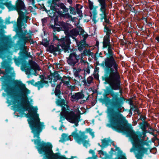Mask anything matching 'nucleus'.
<instances>
[{"label":"nucleus","instance_id":"c756f323","mask_svg":"<svg viewBox=\"0 0 159 159\" xmlns=\"http://www.w3.org/2000/svg\"><path fill=\"white\" fill-rule=\"evenodd\" d=\"M61 27V28L59 27H55L54 25H51L50 27L53 29V30L54 32L56 31H59L61 30H63V27L60 26Z\"/></svg>","mask_w":159,"mask_h":159},{"label":"nucleus","instance_id":"8fccbe9b","mask_svg":"<svg viewBox=\"0 0 159 159\" xmlns=\"http://www.w3.org/2000/svg\"><path fill=\"white\" fill-rule=\"evenodd\" d=\"M56 66L57 68H58L59 69L61 68V66L59 63H56Z\"/></svg>","mask_w":159,"mask_h":159},{"label":"nucleus","instance_id":"e2e57ef3","mask_svg":"<svg viewBox=\"0 0 159 159\" xmlns=\"http://www.w3.org/2000/svg\"><path fill=\"white\" fill-rule=\"evenodd\" d=\"M27 30H25L24 31V33H25V34H26V33H27Z\"/></svg>","mask_w":159,"mask_h":159},{"label":"nucleus","instance_id":"f3484780","mask_svg":"<svg viewBox=\"0 0 159 159\" xmlns=\"http://www.w3.org/2000/svg\"><path fill=\"white\" fill-rule=\"evenodd\" d=\"M2 40L5 42L3 46H0V53H2L3 51L7 49L8 48H10V45L11 43L7 37H4L2 38Z\"/></svg>","mask_w":159,"mask_h":159},{"label":"nucleus","instance_id":"72a5a7b5","mask_svg":"<svg viewBox=\"0 0 159 159\" xmlns=\"http://www.w3.org/2000/svg\"><path fill=\"white\" fill-rule=\"evenodd\" d=\"M91 54V52L89 50L87 49H85L83 52L81 53V56L82 57L86 56L88 55H90Z\"/></svg>","mask_w":159,"mask_h":159},{"label":"nucleus","instance_id":"bf43d9fd","mask_svg":"<svg viewBox=\"0 0 159 159\" xmlns=\"http://www.w3.org/2000/svg\"><path fill=\"white\" fill-rule=\"evenodd\" d=\"M118 159H126V158L124 157H121Z\"/></svg>","mask_w":159,"mask_h":159},{"label":"nucleus","instance_id":"f8f14e48","mask_svg":"<svg viewBox=\"0 0 159 159\" xmlns=\"http://www.w3.org/2000/svg\"><path fill=\"white\" fill-rule=\"evenodd\" d=\"M52 146L49 143H43L41 144L38 151L40 154L44 153L46 157L52 153Z\"/></svg>","mask_w":159,"mask_h":159},{"label":"nucleus","instance_id":"4d7b16f0","mask_svg":"<svg viewBox=\"0 0 159 159\" xmlns=\"http://www.w3.org/2000/svg\"><path fill=\"white\" fill-rule=\"evenodd\" d=\"M156 39L158 41V42H159V36H157L156 38Z\"/></svg>","mask_w":159,"mask_h":159},{"label":"nucleus","instance_id":"4c0bfd02","mask_svg":"<svg viewBox=\"0 0 159 159\" xmlns=\"http://www.w3.org/2000/svg\"><path fill=\"white\" fill-rule=\"evenodd\" d=\"M69 9L70 12L71 14L75 15L76 14V11H75V8L71 6H70L69 7Z\"/></svg>","mask_w":159,"mask_h":159},{"label":"nucleus","instance_id":"4468645a","mask_svg":"<svg viewBox=\"0 0 159 159\" xmlns=\"http://www.w3.org/2000/svg\"><path fill=\"white\" fill-rule=\"evenodd\" d=\"M71 95L70 100L72 102L78 101L79 100L84 98V101L87 100L89 97V94L87 92H78L75 93L74 94H72L70 93Z\"/></svg>","mask_w":159,"mask_h":159},{"label":"nucleus","instance_id":"2eb2a0df","mask_svg":"<svg viewBox=\"0 0 159 159\" xmlns=\"http://www.w3.org/2000/svg\"><path fill=\"white\" fill-rule=\"evenodd\" d=\"M71 80V78L70 77L64 76L62 78L60 83H61V84L62 83H63V85L66 86L69 90L72 91H74L76 89V87L75 84L71 85L70 84Z\"/></svg>","mask_w":159,"mask_h":159},{"label":"nucleus","instance_id":"5fc2aeb1","mask_svg":"<svg viewBox=\"0 0 159 159\" xmlns=\"http://www.w3.org/2000/svg\"><path fill=\"white\" fill-rule=\"evenodd\" d=\"M30 2H32V4H34V0H29Z\"/></svg>","mask_w":159,"mask_h":159},{"label":"nucleus","instance_id":"9b49d317","mask_svg":"<svg viewBox=\"0 0 159 159\" xmlns=\"http://www.w3.org/2000/svg\"><path fill=\"white\" fill-rule=\"evenodd\" d=\"M104 32L106 34L104 37L103 41V48H113V44L110 42V36L112 34L111 32V30L109 26L107 25L104 24Z\"/></svg>","mask_w":159,"mask_h":159},{"label":"nucleus","instance_id":"338daca9","mask_svg":"<svg viewBox=\"0 0 159 159\" xmlns=\"http://www.w3.org/2000/svg\"><path fill=\"white\" fill-rule=\"evenodd\" d=\"M55 10H54V11H56V12H57V10L56 9V8H55Z\"/></svg>","mask_w":159,"mask_h":159},{"label":"nucleus","instance_id":"f257e3e1","mask_svg":"<svg viewBox=\"0 0 159 159\" xmlns=\"http://www.w3.org/2000/svg\"><path fill=\"white\" fill-rule=\"evenodd\" d=\"M105 93L106 95L111 94L112 97L110 103L111 107L107 110L111 125L114 128L120 130H127V120L122 115H117L116 111V108H119V105L123 98H118V93L111 92L107 89L105 91Z\"/></svg>","mask_w":159,"mask_h":159},{"label":"nucleus","instance_id":"58836bf2","mask_svg":"<svg viewBox=\"0 0 159 159\" xmlns=\"http://www.w3.org/2000/svg\"><path fill=\"white\" fill-rule=\"evenodd\" d=\"M42 44L44 45L45 47H47L48 46L49 43V42L46 39H44L42 40L41 42Z\"/></svg>","mask_w":159,"mask_h":159},{"label":"nucleus","instance_id":"423d86ee","mask_svg":"<svg viewBox=\"0 0 159 159\" xmlns=\"http://www.w3.org/2000/svg\"><path fill=\"white\" fill-rule=\"evenodd\" d=\"M89 133L93 138L94 136V132L90 128L86 129L85 131H80L78 132V130L76 129L71 134V136L75 141L78 144H82L86 148L90 145L89 140L88 139L87 134Z\"/></svg>","mask_w":159,"mask_h":159},{"label":"nucleus","instance_id":"f704fd0d","mask_svg":"<svg viewBox=\"0 0 159 159\" xmlns=\"http://www.w3.org/2000/svg\"><path fill=\"white\" fill-rule=\"evenodd\" d=\"M131 109H134V112L137 113L138 115H139L141 114V112L139 110L138 107L135 105H133L132 106V107L131 108Z\"/></svg>","mask_w":159,"mask_h":159},{"label":"nucleus","instance_id":"9d476101","mask_svg":"<svg viewBox=\"0 0 159 159\" xmlns=\"http://www.w3.org/2000/svg\"><path fill=\"white\" fill-rule=\"evenodd\" d=\"M60 26H61L63 28V31L66 36L71 37L73 39H75V38L79 34V32L76 29H73L71 30L69 25L63 21L60 23Z\"/></svg>","mask_w":159,"mask_h":159},{"label":"nucleus","instance_id":"864d4df0","mask_svg":"<svg viewBox=\"0 0 159 159\" xmlns=\"http://www.w3.org/2000/svg\"><path fill=\"white\" fill-rule=\"evenodd\" d=\"M53 15H49V16L50 17H51V18H53L54 17V16L55 15V13H56V12H54L53 13Z\"/></svg>","mask_w":159,"mask_h":159},{"label":"nucleus","instance_id":"6ab92c4d","mask_svg":"<svg viewBox=\"0 0 159 159\" xmlns=\"http://www.w3.org/2000/svg\"><path fill=\"white\" fill-rule=\"evenodd\" d=\"M75 77L76 79H75L74 80L75 84H77L80 86H81L82 84L85 86H86L87 85L85 80L83 79L82 76H75Z\"/></svg>","mask_w":159,"mask_h":159},{"label":"nucleus","instance_id":"774afa93","mask_svg":"<svg viewBox=\"0 0 159 159\" xmlns=\"http://www.w3.org/2000/svg\"><path fill=\"white\" fill-rule=\"evenodd\" d=\"M80 111H78V113H80Z\"/></svg>","mask_w":159,"mask_h":159},{"label":"nucleus","instance_id":"aec40b11","mask_svg":"<svg viewBox=\"0 0 159 159\" xmlns=\"http://www.w3.org/2000/svg\"><path fill=\"white\" fill-rule=\"evenodd\" d=\"M47 158L48 159H73V157L67 158L64 156L59 155L57 153L54 154L53 152L52 154L49 155Z\"/></svg>","mask_w":159,"mask_h":159},{"label":"nucleus","instance_id":"37998d69","mask_svg":"<svg viewBox=\"0 0 159 159\" xmlns=\"http://www.w3.org/2000/svg\"><path fill=\"white\" fill-rule=\"evenodd\" d=\"M88 35L87 34H83L82 36V37L83 38V39L82 41H84L85 42V40L88 37Z\"/></svg>","mask_w":159,"mask_h":159},{"label":"nucleus","instance_id":"dca6fc26","mask_svg":"<svg viewBox=\"0 0 159 159\" xmlns=\"http://www.w3.org/2000/svg\"><path fill=\"white\" fill-rule=\"evenodd\" d=\"M80 55H77L75 52H73L70 53L69 56L67 58L68 63L71 66H74L78 62L80 58H79Z\"/></svg>","mask_w":159,"mask_h":159},{"label":"nucleus","instance_id":"0e129e2a","mask_svg":"<svg viewBox=\"0 0 159 159\" xmlns=\"http://www.w3.org/2000/svg\"><path fill=\"white\" fill-rule=\"evenodd\" d=\"M94 78H98V76H94Z\"/></svg>","mask_w":159,"mask_h":159},{"label":"nucleus","instance_id":"13d9d810","mask_svg":"<svg viewBox=\"0 0 159 159\" xmlns=\"http://www.w3.org/2000/svg\"><path fill=\"white\" fill-rule=\"evenodd\" d=\"M67 1L70 4H71L72 2V0H68Z\"/></svg>","mask_w":159,"mask_h":159},{"label":"nucleus","instance_id":"cd10ccee","mask_svg":"<svg viewBox=\"0 0 159 159\" xmlns=\"http://www.w3.org/2000/svg\"><path fill=\"white\" fill-rule=\"evenodd\" d=\"M21 70L23 71H25L26 75H29L30 74L31 68L29 67L24 66L22 68Z\"/></svg>","mask_w":159,"mask_h":159},{"label":"nucleus","instance_id":"3c124183","mask_svg":"<svg viewBox=\"0 0 159 159\" xmlns=\"http://www.w3.org/2000/svg\"><path fill=\"white\" fill-rule=\"evenodd\" d=\"M25 46L23 47V50L24 51V52H25L26 51H27L26 49L27 48L26 46H25V45L24 44Z\"/></svg>","mask_w":159,"mask_h":159},{"label":"nucleus","instance_id":"7ed1b4c3","mask_svg":"<svg viewBox=\"0 0 159 159\" xmlns=\"http://www.w3.org/2000/svg\"><path fill=\"white\" fill-rule=\"evenodd\" d=\"M127 126L128 129L126 130H120L116 128L115 129L119 131L129 132L130 141L133 146L136 148L138 151V153L135 154V157L137 159H143L142 157L144 154L147 151V149L143 147L145 144L144 140L146 136V134L147 132V130H144L146 129V127H150V125L147 122H144L142 128L143 131L142 133L139 134H136L131 130V125H129L128 121Z\"/></svg>","mask_w":159,"mask_h":159},{"label":"nucleus","instance_id":"7c9ffc66","mask_svg":"<svg viewBox=\"0 0 159 159\" xmlns=\"http://www.w3.org/2000/svg\"><path fill=\"white\" fill-rule=\"evenodd\" d=\"M59 6L62 9L63 13H67L68 12V9L66 8L63 3H61L60 4Z\"/></svg>","mask_w":159,"mask_h":159},{"label":"nucleus","instance_id":"a878e982","mask_svg":"<svg viewBox=\"0 0 159 159\" xmlns=\"http://www.w3.org/2000/svg\"><path fill=\"white\" fill-rule=\"evenodd\" d=\"M59 16L61 18H63L65 19H67L69 20L71 19L72 17L70 14L67 12V13L63 14L61 12H59L58 13Z\"/></svg>","mask_w":159,"mask_h":159},{"label":"nucleus","instance_id":"052dcab7","mask_svg":"<svg viewBox=\"0 0 159 159\" xmlns=\"http://www.w3.org/2000/svg\"><path fill=\"white\" fill-rule=\"evenodd\" d=\"M99 45V43L98 42H97L96 44V46L98 47Z\"/></svg>","mask_w":159,"mask_h":159},{"label":"nucleus","instance_id":"c9c22d12","mask_svg":"<svg viewBox=\"0 0 159 159\" xmlns=\"http://www.w3.org/2000/svg\"><path fill=\"white\" fill-rule=\"evenodd\" d=\"M108 143V141L106 139H104L102 141V145H100V147H105L107 146Z\"/></svg>","mask_w":159,"mask_h":159},{"label":"nucleus","instance_id":"4be33fe9","mask_svg":"<svg viewBox=\"0 0 159 159\" xmlns=\"http://www.w3.org/2000/svg\"><path fill=\"white\" fill-rule=\"evenodd\" d=\"M48 50L51 53H54L56 52L61 51V48H59V44L56 47H55L53 45H50L48 48Z\"/></svg>","mask_w":159,"mask_h":159},{"label":"nucleus","instance_id":"5701e85b","mask_svg":"<svg viewBox=\"0 0 159 159\" xmlns=\"http://www.w3.org/2000/svg\"><path fill=\"white\" fill-rule=\"evenodd\" d=\"M54 78V81H57V80H61L62 79V77L60 76L57 73H55L53 75H51L48 76V79H49V82H51L52 80V77Z\"/></svg>","mask_w":159,"mask_h":159},{"label":"nucleus","instance_id":"c85d7f7f","mask_svg":"<svg viewBox=\"0 0 159 159\" xmlns=\"http://www.w3.org/2000/svg\"><path fill=\"white\" fill-rule=\"evenodd\" d=\"M5 5L9 10H15V6L12 5L10 2H6L4 4Z\"/></svg>","mask_w":159,"mask_h":159},{"label":"nucleus","instance_id":"e433bc0d","mask_svg":"<svg viewBox=\"0 0 159 159\" xmlns=\"http://www.w3.org/2000/svg\"><path fill=\"white\" fill-rule=\"evenodd\" d=\"M93 80V78L92 77V76H89V77H88L87 79V81L86 82L88 86H89L90 84L92 82Z\"/></svg>","mask_w":159,"mask_h":159},{"label":"nucleus","instance_id":"20e7f679","mask_svg":"<svg viewBox=\"0 0 159 159\" xmlns=\"http://www.w3.org/2000/svg\"><path fill=\"white\" fill-rule=\"evenodd\" d=\"M113 48H107L109 57H107L102 63V65L107 69H110V72L106 75L104 79L105 81L120 75L118 71V65L115 60L112 50Z\"/></svg>","mask_w":159,"mask_h":159},{"label":"nucleus","instance_id":"ddd939ff","mask_svg":"<svg viewBox=\"0 0 159 159\" xmlns=\"http://www.w3.org/2000/svg\"><path fill=\"white\" fill-rule=\"evenodd\" d=\"M71 43L70 40L68 36H66L63 38L60 39L58 41V44L59 46H61V49L63 50L64 52H69L70 44Z\"/></svg>","mask_w":159,"mask_h":159},{"label":"nucleus","instance_id":"a19ab883","mask_svg":"<svg viewBox=\"0 0 159 159\" xmlns=\"http://www.w3.org/2000/svg\"><path fill=\"white\" fill-rule=\"evenodd\" d=\"M58 16H57L54 19V23L56 25H59L60 26V23L61 22V21L60 22H58Z\"/></svg>","mask_w":159,"mask_h":159},{"label":"nucleus","instance_id":"de8ad7c7","mask_svg":"<svg viewBox=\"0 0 159 159\" xmlns=\"http://www.w3.org/2000/svg\"><path fill=\"white\" fill-rule=\"evenodd\" d=\"M60 39H58V37H57V36H56V35H55V34H54V35H53V40L54 41H55V40L57 41V42L58 43V41Z\"/></svg>","mask_w":159,"mask_h":159},{"label":"nucleus","instance_id":"6e6d98bb","mask_svg":"<svg viewBox=\"0 0 159 159\" xmlns=\"http://www.w3.org/2000/svg\"><path fill=\"white\" fill-rule=\"evenodd\" d=\"M84 32V30L83 29H82L80 32V34H83Z\"/></svg>","mask_w":159,"mask_h":159},{"label":"nucleus","instance_id":"f03ea898","mask_svg":"<svg viewBox=\"0 0 159 159\" xmlns=\"http://www.w3.org/2000/svg\"><path fill=\"white\" fill-rule=\"evenodd\" d=\"M19 87L22 93V99L23 100V107L25 111L28 110L30 115L33 118L32 120L28 121V123L32 130L34 133L36 132L39 137V133L44 128V123L40 122V119L37 113V109L31 106L26 96L27 94L29 93V90L26 87L25 84L20 82L16 83Z\"/></svg>","mask_w":159,"mask_h":159},{"label":"nucleus","instance_id":"393cba45","mask_svg":"<svg viewBox=\"0 0 159 159\" xmlns=\"http://www.w3.org/2000/svg\"><path fill=\"white\" fill-rule=\"evenodd\" d=\"M61 87V83L60 84L57 85L56 87L55 90L54 92L55 95L58 97V98L61 99L60 96L61 91L60 90Z\"/></svg>","mask_w":159,"mask_h":159},{"label":"nucleus","instance_id":"473e14b6","mask_svg":"<svg viewBox=\"0 0 159 159\" xmlns=\"http://www.w3.org/2000/svg\"><path fill=\"white\" fill-rule=\"evenodd\" d=\"M82 7L81 5L79 4H76V11L77 14L79 15L81 13V9L82 8Z\"/></svg>","mask_w":159,"mask_h":159},{"label":"nucleus","instance_id":"1a4fd4ad","mask_svg":"<svg viewBox=\"0 0 159 159\" xmlns=\"http://www.w3.org/2000/svg\"><path fill=\"white\" fill-rule=\"evenodd\" d=\"M108 0H97L99 4L100 7V10L102 12L100 14L101 16V19L104 20V22L103 23V25L110 24L111 23L109 20L107 18V15L109 13L108 10L107 8H111L112 7V3L111 2L107 4V2Z\"/></svg>","mask_w":159,"mask_h":159},{"label":"nucleus","instance_id":"c03bdc74","mask_svg":"<svg viewBox=\"0 0 159 159\" xmlns=\"http://www.w3.org/2000/svg\"><path fill=\"white\" fill-rule=\"evenodd\" d=\"M24 53L28 57L32 58V56L30 55V52H28L27 51H26L25 52H24Z\"/></svg>","mask_w":159,"mask_h":159},{"label":"nucleus","instance_id":"603ef678","mask_svg":"<svg viewBox=\"0 0 159 159\" xmlns=\"http://www.w3.org/2000/svg\"><path fill=\"white\" fill-rule=\"evenodd\" d=\"M83 57H82V56L81 57V61H80V62L81 63H85L86 62L85 61H84L82 59V58Z\"/></svg>","mask_w":159,"mask_h":159},{"label":"nucleus","instance_id":"49530a36","mask_svg":"<svg viewBox=\"0 0 159 159\" xmlns=\"http://www.w3.org/2000/svg\"><path fill=\"white\" fill-rule=\"evenodd\" d=\"M85 72H86L88 74H89L90 73V69L89 67H87L84 70H83V72H84V73H85Z\"/></svg>","mask_w":159,"mask_h":159},{"label":"nucleus","instance_id":"2f4dec72","mask_svg":"<svg viewBox=\"0 0 159 159\" xmlns=\"http://www.w3.org/2000/svg\"><path fill=\"white\" fill-rule=\"evenodd\" d=\"M32 36L30 35L28 37L25 36L22 39L24 42V44L25 45L26 43L30 42L31 40V38Z\"/></svg>","mask_w":159,"mask_h":159},{"label":"nucleus","instance_id":"0eeeda50","mask_svg":"<svg viewBox=\"0 0 159 159\" xmlns=\"http://www.w3.org/2000/svg\"><path fill=\"white\" fill-rule=\"evenodd\" d=\"M24 0H17L15 3V9L19 15L17 21V26L20 30L21 29L22 26H26V24L29 17L25 15L24 12L21 10H26V7L24 3Z\"/></svg>","mask_w":159,"mask_h":159},{"label":"nucleus","instance_id":"39448f33","mask_svg":"<svg viewBox=\"0 0 159 159\" xmlns=\"http://www.w3.org/2000/svg\"><path fill=\"white\" fill-rule=\"evenodd\" d=\"M65 102L64 99H61L56 101V103L57 105L62 107V111L61 112V115L64 117L69 122L74 123L76 126H78L80 116L75 114L73 111H70L69 112L67 111L66 110H69V107L67 105L65 104Z\"/></svg>","mask_w":159,"mask_h":159},{"label":"nucleus","instance_id":"b1692460","mask_svg":"<svg viewBox=\"0 0 159 159\" xmlns=\"http://www.w3.org/2000/svg\"><path fill=\"white\" fill-rule=\"evenodd\" d=\"M48 83V81H45L44 79H43L41 80L40 81H38L36 83H35V86L38 87V89H39L40 88H41L43 87L44 84H47Z\"/></svg>","mask_w":159,"mask_h":159},{"label":"nucleus","instance_id":"680f3d73","mask_svg":"<svg viewBox=\"0 0 159 159\" xmlns=\"http://www.w3.org/2000/svg\"><path fill=\"white\" fill-rule=\"evenodd\" d=\"M2 22V20L1 19V17H0V23H1Z\"/></svg>","mask_w":159,"mask_h":159},{"label":"nucleus","instance_id":"412c9836","mask_svg":"<svg viewBox=\"0 0 159 159\" xmlns=\"http://www.w3.org/2000/svg\"><path fill=\"white\" fill-rule=\"evenodd\" d=\"M29 64L31 68L33 69L35 71H36L37 70H40L38 65L32 60H29Z\"/></svg>","mask_w":159,"mask_h":159},{"label":"nucleus","instance_id":"a18cd8bd","mask_svg":"<svg viewBox=\"0 0 159 159\" xmlns=\"http://www.w3.org/2000/svg\"><path fill=\"white\" fill-rule=\"evenodd\" d=\"M28 84H31L35 86V83H34V81L33 80L28 81Z\"/></svg>","mask_w":159,"mask_h":159},{"label":"nucleus","instance_id":"a211bd4d","mask_svg":"<svg viewBox=\"0 0 159 159\" xmlns=\"http://www.w3.org/2000/svg\"><path fill=\"white\" fill-rule=\"evenodd\" d=\"M6 92L8 95L15 98L17 96V91L14 86H7L6 88Z\"/></svg>","mask_w":159,"mask_h":159},{"label":"nucleus","instance_id":"79ce46f5","mask_svg":"<svg viewBox=\"0 0 159 159\" xmlns=\"http://www.w3.org/2000/svg\"><path fill=\"white\" fill-rule=\"evenodd\" d=\"M89 7L90 10H92L93 8V3L91 1L89 2Z\"/></svg>","mask_w":159,"mask_h":159},{"label":"nucleus","instance_id":"6e6552de","mask_svg":"<svg viewBox=\"0 0 159 159\" xmlns=\"http://www.w3.org/2000/svg\"><path fill=\"white\" fill-rule=\"evenodd\" d=\"M121 80L120 75L105 81V84H108L111 89L113 90H119L120 95L118 94V98H123V100L120 103L119 108H116V111L117 112V115H121L120 113L122 112L123 107L121 106V104L125 101L124 98L122 95V89L121 87Z\"/></svg>","mask_w":159,"mask_h":159},{"label":"nucleus","instance_id":"09e8293b","mask_svg":"<svg viewBox=\"0 0 159 159\" xmlns=\"http://www.w3.org/2000/svg\"><path fill=\"white\" fill-rule=\"evenodd\" d=\"M140 118L142 120H144L146 119V117L144 115H141L140 116Z\"/></svg>","mask_w":159,"mask_h":159},{"label":"nucleus","instance_id":"69168bd1","mask_svg":"<svg viewBox=\"0 0 159 159\" xmlns=\"http://www.w3.org/2000/svg\"><path fill=\"white\" fill-rule=\"evenodd\" d=\"M13 103H14V104H15V103H16V102H15V101H14V102H13Z\"/></svg>","mask_w":159,"mask_h":159},{"label":"nucleus","instance_id":"ea45409f","mask_svg":"<svg viewBox=\"0 0 159 159\" xmlns=\"http://www.w3.org/2000/svg\"><path fill=\"white\" fill-rule=\"evenodd\" d=\"M83 70H81L80 68L77 69L76 70L74 73V74L75 76H80L79 75L80 72H83Z\"/></svg>","mask_w":159,"mask_h":159},{"label":"nucleus","instance_id":"bb28decb","mask_svg":"<svg viewBox=\"0 0 159 159\" xmlns=\"http://www.w3.org/2000/svg\"><path fill=\"white\" fill-rule=\"evenodd\" d=\"M87 45L85 42L80 41L78 45V50L80 52L82 51L83 49L85 48Z\"/></svg>","mask_w":159,"mask_h":159}]
</instances>
